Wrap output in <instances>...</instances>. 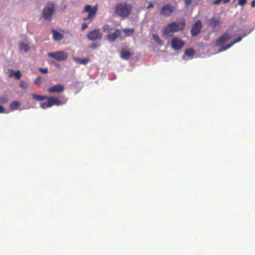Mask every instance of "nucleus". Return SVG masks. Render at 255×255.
Masks as SVG:
<instances>
[{
    "instance_id": "1",
    "label": "nucleus",
    "mask_w": 255,
    "mask_h": 255,
    "mask_svg": "<svg viewBox=\"0 0 255 255\" xmlns=\"http://www.w3.org/2000/svg\"><path fill=\"white\" fill-rule=\"evenodd\" d=\"M186 25L184 19L179 22H172L167 24L163 29L162 34L166 37L172 36L174 33L183 31Z\"/></svg>"
},
{
    "instance_id": "2",
    "label": "nucleus",
    "mask_w": 255,
    "mask_h": 255,
    "mask_svg": "<svg viewBox=\"0 0 255 255\" xmlns=\"http://www.w3.org/2000/svg\"><path fill=\"white\" fill-rule=\"evenodd\" d=\"M132 7L130 4L126 2L118 3L115 8V12L122 18L128 17L131 12Z\"/></svg>"
},
{
    "instance_id": "3",
    "label": "nucleus",
    "mask_w": 255,
    "mask_h": 255,
    "mask_svg": "<svg viewBox=\"0 0 255 255\" xmlns=\"http://www.w3.org/2000/svg\"><path fill=\"white\" fill-rule=\"evenodd\" d=\"M98 9V4H96L93 7L89 4H86L82 10V13L88 12V14L86 17H83V20L84 21L88 20H90L91 21H93L96 15Z\"/></svg>"
},
{
    "instance_id": "4",
    "label": "nucleus",
    "mask_w": 255,
    "mask_h": 255,
    "mask_svg": "<svg viewBox=\"0 0 255 255\" xmlns=\"http://www.w3.org/2000/svg\"><path fill=\"white\" fill-rule=\"evenodd\" d=\"M54 5L52 3H48L43 8L42 15L44 18L48 21L52 19L54 12Z\"/></svg>"
},
{
    "instance_id": "5",
    "label": "nucleus",
    "mask_w": 255,
    "mask_h": 255,
    "mask_svg": "<svg viewBox=\"0 0 255 255\" xmlns=\"http://www.w3.org/2000/svg\"><path fill=\"white\" fill-rule=\"evenodd\" d=\"M47 55L48 57H51L59 62L65 61L68 57L67 53L64 51H57L49 52L48 53Z\"/></svg>"
},
{
    "instance_id": "6",
    "label": "nucleus",
    "mask_w": 255,
    "mask_h": 255,
    "mask_svg": "<svg viewBox=\"0 0 255 255\" xmlns=\"http://www.w3.org/2000/svg\"><path fill=\"white\" fill-rule=\"evenodd\" d=\"M175 10V7L171 3H167L161 7L160 14L165 17H169Z\"/></svg>"
},
{
    "instance_id": "7",
    "label": "nucleus",
    "mask_w": 255,
    "mask_h": 255,
    "mask_svg": "<svg viewBox=\"0 0 255 255\" xmlns=\"http://www.w3.org/2000/svg\"><path fill=\"white\" fill-rule=\"evenodd\" d=\"M121 34V30L119 29L116 28L114 32L107 35L106 38L110 42H114L118 38H119L121 40H124L125 37H123Z\"/></svg>"
},
{
    "instance_id": "8",
    "label": "nucleus",
    "mask_w": 255,
    "mask_h": 255,
    "mask_svg": "<svg viewBox=\"0 0 255 255\" xmlns=\"http://www.w3.org/2000/svg\"><path fill=\"white\" fill-rule=\"evenodd\" d=\"M171 47L175 50H179L185 45V42L179 38L174 37L171 40Z\"/></svg>"
},
{
    "instance_id": "9",
    "label": "nucleus",
    "mask_w": 255,
    "mask_h": 255,
    "mask_svg": "<svg viewBox=\"0 0 255 255\" xmlns=\"http://www.w3.org/2000/svg\"><path fill=\"white\" fill-rule=\"evenodd\" d=\"M202 23L200 20H197L192 25L191 29V34L192 36H195L201 32Z\"/></svg>"
},
{
    "instance_id": "10",
    "label": "nucleus",
    "mask_w": 255,
    "mask_h": 255,
    "mask_svg": "<svg viewBox=\"0 0 255 255\" xmlns=\"http://www.w3.org/2000/svg\"><path fill=\"white\" fill-rule=\"evenodd\" d=\"M88 39L92 41L101 39L102 38V34L100 32L99 29H94L89 32L87 34Z\"/></svg>"
},
{
    "instance_id": "11",
    "label": "nucleus",
    "mask_w": 255,
    "mask_h": 255,
    "mask_svg": "<svg viewBox=\"0 0 255 255\" xmlns=\"http://www.w3.org/2000/svg\"><path fill=\"white\" fill-rule=\"evenodd\" d=\"M231 38V35L230 34L225 33L220 37L219 38L216 40L215 42V45L216 46L222 45L225 42L230 40Z\"/></svg>"
},
{
    "instance_id": "12",
    "label": "nucleus",
    "mask_w": 255,
    "mask_h": 255,
    "mask_svg": "<svg viewBox=\"0 0 255 255\" xmlns=\"http://www.w3.org/2000/svg\"><path fill=\"white\" fill-rule=\"evenodd\" d=\"M64 90V87L63 85L60 84H56L52 87H50L48 89V92L50 93H62Z\"/></svg>"
},
{
    "instance_id": "13",
    "label": "nucleus",
    "mask_w": 255,
    "mask_h": 255,
    "mask_svg": "<svg viewBox=\"0 0 255 255\" xmlns=\"http://www.w3.org/2000/svg\"><path fill=\"white\" fill-rule=\"evenodd\" d=\"M221 24V18L217 17H212L208 22V25L213 28L219 26Z\"/></svg>"
},
{
    "instance_id": "14",
    "label": "nucleus",
    "mask_w": 255,
    "mask_h": 255,
    "mask_svg": "<svg viewBox=\"0 0 255 255\" xmlns=\"http://www.w3.org/2000/svg\"><path fill=\"white\" fill-rule=\"evenodd\" d=\"M49 102V106H53V105L60 106L62 104V102L58 98L53 97H50L48 99Z\"/></svg>"
},
{
    "instance_id": "15",
    "label": "nucleus",
    "mask_w": 255,
    "mask_h": 255,
    "mask_svg": "<svg viewBox=\"0 0 255 255\" xmlns=\"http://www.w3.org/2000/svg\"><path fill=\"white\" fill-rule=\"evenodd\" d=\"M242 38H243V36H240V37H238L237 39H236L235 40L232 41L230 44L227 45L226 46H223L222 47H221L220 48V49L219 50V51H220V52L223 51H225V50L229 49L231 46H232L234 44L241 41L242 40Z\"/></svg>"
},
{
    "instance_id": "16",
    "label": "nucleus",
    "mask_w": 255,
    "mask_h": 255,
    "mask_svg": "<svg viewBox=\"0 0 255 255\" xmlns=\"http://www.w3.org/2000/svg\"><path fill=\"white\" fill-rule=\"evenodd\" d=\"M53 38L55 40L60 41L64 38V35L56 30H52Z\"/></svg>"
},
{
    "instance_id": "17",
    "label": "nucleus",
    "mask_w": 255,
    "mask_h": 255,
    "mask_svg": "<svg viewBox=\"0 0 255 255\" xmlns=\"http://www.w3.org/2000/svg\"><path fill=\"white\" fill-rule=\"evenodd\" d=\"M132 54L126 50H122L121 52V57L124 60H128L131 56Z\"/></svg>"
},
{
    "instance_id": "18",
    "label": "nucleus",
    "mask_w": 255,
    "mask_h": 255,
    "mask_svg": "<svg viewBox=\"0 0 255 255\" xmlns=\"http://www.w3.org/2000/svg\"><path fill=\"white\" fill-rule=\"evenodd\" d=\"M123 32L125 33L126 35L124 37L125 38L127 37L132 35L134 32L133 28H125L123 29Z\"/></svg>"
},
{
    "instance_id": "19",
    "label": "nucleus",
    "mask_w": 255,
    "mask_h": 255,
    "mask_svg": "<svg viewBox=\"0 0 255 255\" xmlns=\"http://www.w3.org/2000/svg\"><path fill=\"white\" fill-rule=\"evenodd\" d=\"M20 106V104L17 101H13L9 106V108L11 110H15L19 108Z\"/></svg>"
},
{
    "instance_id": "20",
    "label": "nucleus",
    "mask_w": 255,
    "mask_h": 255,
    "mask_svg": "<svg viewBox=\"0 0 255 255\" xmlns=\"http://www.w3.org/2000/svg\"><path fill=\"white\" fill-rule=\"evenodd\" d=\"M19 48L20 51L27 52L29 50V47L27 44L20 42L19 44Z\"/></svg>"
},
{
    "instance_id": "21",
    "label": "nucleus",
    "mask_w": 255,
    "mask_h": 255,
    "mask_svg": "<svg viewBox=\"0 0 255 255\" xmlns=\"http://www.w3.org/2000/svg\"><path fill=\"white\" fill-rule=\"evenodd\" d=\"M153 39L159 45L163 46L164 45V42L161 40L159 36L156 34H153L152 35Z\"/></svg>"
},
{
    "instance_id": "22",
    "label": "nucleus",
    "mask_w": 255,
    "mask_h": 255,
    "mask_svg": "<svg viewBox=\"0 0 255 255\" xmlns=\"http://www.w3.org/2000/svg\"><path fill=\"white\" fill-rule=\"evenodd\" d=\"M75 60L77 63L82 65H86L90 61L89 58L80 59L76 58H75Z\"/></svg>"
},
{
    "instance_id": "23",
    "label": "nucleus",
    "mask_w": 255,
    "mask_h": 255,
    "mask_svg": "<svg viewBox=\"0 0 255 255\" xmlns=\"http://www.w3.org/2000/svg\"><path fill=\"white\" fill-rule=\"evenodd\" d=\"M32 97L34 100L38 101H43L44 100L47 99V96H46L39 95H36L35 94H33L32 95Z\"/></svg>"
},
{
    "instance_id": "24",
    "label": "nucleus",
    "mask_w": 255,
    "mask_h": 255,
    "mask_svg": "<svg viewBox=\"0 0 255 255\" xmlns=\"http://www.w3.org/2000/svg\"><path fill=\"white\" fill-rule=\"evenodd\" d=\"M195 54V50L191 48L185 50V55L190 57H193Z\"/></svg>"
},
{
    "instance_id": "25",
    "label": "nucleus",
    "mask_w": 255,
    "mask_h": 255,
    "mask_svg": "<svg viewBox=\"0 0 255 255\" xmlns=\"http://www.w3.org/2000/svg\"><path fill=\"white\" fill-rule=\"evenodd\" d=\"M113 29V27L109 24H105L103 27V30L105 32L109 33Z\"/></svg>"
},
{
    "instance_id": "26",
    "label": "nucleus",
    "mask_w": 255,
    "mask_h": 255,
    "mask_svg": "<svg viewBox=\"0 0 255 255\" xmlns=\"http://www.w3.org/2000/svg\"><path fill=\"white\" fill-rule=\"evenodd\" d=\"M41 77L40 76H38L34 82V84L38 86H39L41 84Z\"/></svg>"
},
{
    "instance_id": "27",
    "label": "nucleus",
    "mask_w": 255,
    "mask_h": 255,
    "mask_svg": "<svg viewBox=\"0 0 255 255\" xmlns=\"http://www.w3.org/2000/svg\"><path fill=\"white\" fill-rule=\"evenodd\" d=\"M13 75L15 76L16 79H17V80H19L21 78V74L20 71L17 70L14 72Z\"/></svg>"
},
{
    "instance_id": "28",
    "label": "nucleus",
    "mask_w": 255,
    "mask_h": 255,
    "mask_svg": "<svg viewBox=\"0 0 255 255\" xmlns=\"http://www.w3.org/2000/svg\"><path fill=\"white\" fill-rule=\"evenodd\" d=\"M40 107L43 109H45L47 108H50L51 106H49V102L48 103H41L40 104Z\"/></svg>"
},
{
    "instance_id": "29",
    "label": "nucleus",
    "mask_w": 255,
    "mask_h": 255,
    "mask_svg": "<svg viewBox=\"0 0 255 255\" xmlns=\"http://www.w3.org/2000/svg\"><path fill=\"white\" fill-rule=\"evenodd\" d=\"M0 101L1 103H6L8 102V99L6 96H2L0 99Z\"/></svg>"
},
{
    "instance_id": "30",
    "label": "nucleus",
    "mask_w": 255,
    "mask_h": 255,
    "mask_svg": "<svg viewBox=\"0 0 255 255\" xmlns=\"http://www.w3.org/2000/svg\"><path fill=\"white\" fill-rule=\"evenodd\" d=\"M39 71L42 73L47 74L48 73V70L47 68H40L39 69Z\"/></svg>"
},
{
    "instance_id": "31",
    "label": "nucleus",
    "mask_w": 255,
    "mask_h": 255,
    "mask_svg": "<svg viewBox=\"0 0 255 255\" xmlns=\"http://www.w3.org/2000/svg\"><path fill=\"white\" fill-rule=\"evenodd\" d=\"M19 86L21 88H22L23 89H26L27 87L26 83L23 81H21L20 82Z\"/></svg>"
},
{
    "instance_id": "32",
    "label": "nucleus",
    "mask_w": 255,
    "mask_h": 255,
    "mask_svg": "<svg viewBox=\"0 0 255 255\" xmlns=\"http://www.w3.org/2000/svg\"><path fill=\"white\" fill-rule=\"evenodd\" d=\"M247 0H240L238 2V4L241 6H244L247 3Z\"/></svg>"
},
{
    "instance_id": "33",
    "label": "nucleus",
    "mask_w": 255,
    "mask_h": 255,
    "mask_svg": "<svg viewBox=\"0 0 255 255\" xmlns=\"http://www.w3.org/2000/svg\"><path fill=\"white\" fill-rule=\"evenodd\" d=\"M192 2V0H184V3L186 7H189Z\"/></svg>"
},
{
    "instance_id": "34",
    "label": "nucleus",
    "mask_w": 255,
    "mask_h": 255,
    "mask_svg": "<svg viewBox=\"0 0 255 255\" xmlns=\"http://www.w3.org/2000/svg\"><path fill=\"white\" fill-rule=\"evenodd\" d=\"M88 27V25L86 23H83L81 26L82 30H84Z\"/></svg>"
},
{
    "instance_id": "35",
    "label": "nucleus",
    "mask_w": 255,
    "mask_h": 255,
    "mask_svg": "<svg viewBox=\"0 0 255 255\" xmlns=\"http://www.w3.org/2000/svg\"><path fill=\"white\" fill-rule=\"evenodd\" d=\"M222 0H214L213 1V4H219Z\"/></svg>"
},
{
    "instance_id": "36",
    "label": "nucleus",
    "mask_w": 255,
    "mask_h": 255,
    "mask_svg": "<svg viewBox=\"0 0 255 255\" xmlns=\"http://www.w3.org/2000/svg\"><path fill=\"white\" fill-rule=\"evenodd\" d=\"M5 112V109L2 106L0 105V113H3Z\"/></svg>"
},
{
    "instance_id": "37",
    "label": "nucleus",
    "mask_w": 255,
    "mask_h": 255,
    "mask_svg": "<svg viewBox=\"0 0 255 255\" xmlns=\"http://www.w3.org/2000/svg\"><path fill=\"white\" fill-rule=\"evenodd\" d=\"M153 6H154L153 4L151 2H150L148 4V5H147V8L149 9V8H152V7H153Z\"/></svg>"
},
{
    "instance_id": "38",
    "label": "nucleus",
    "mask_w": 255,
    "mask_h": 255,
    "mask_svg": "<svg viewBox=\"0 0 255 255\" xmlns=\"http://www.w3.org/2000/svg\"><path fill=\"white\" fill-rule=\"evenodd\" d=\"M251 7H255V0H253L251 3Z\"/></svg>"
},
{
    "instance_id": "39",
    "label": "nucleus",
    "mask_w": 255,
    "mask_h": 255,
    "mask_svg": "<svg viewBox=\"0 0 255 255\" xmlns=\"http://www.w3.org/2000/svg\"><path fill=\"white\" fill-rule=\"evenodd\" d=\"M97 46V45L96 44H92L90 46V47L92 48H96Z\"/></svg>"
},
{
    "instance_id": "40",
    "label": "nucleus",
    "mask_w": 255,
    "mask_h": 255,
    "mask_svg": "<svg viewBox=\"0 0 255 255\" xmlns=\"http://www.w3.org/2000/svg\"><path fill=\"white\" fill-rule=\"evenodd\" d=\"M231 0H224V3H228Z\"/></svg>"
}]
</instances>
